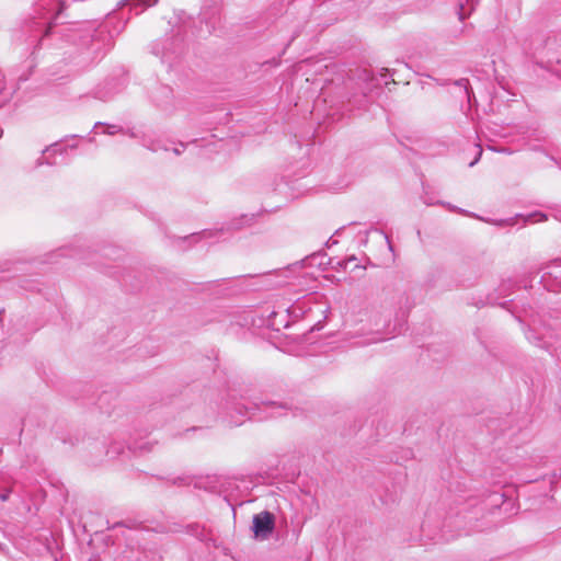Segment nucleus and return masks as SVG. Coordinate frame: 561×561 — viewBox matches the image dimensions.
<instances>
[{
	"label": "nucleus",
	"instance_id": "f257e3e1",
	"mask_svg": "<svg viewBox=\"0 0 561 561\" xmlns=\"http://www.w3.org/2000/svg\"><path fill=\"white\" fill-rule=\"evenodd\" d=\"M225 409L229 425L238 426L245 420L263 421L286 415L291 408L285 402L263 400L257 397H241L240 400L230 397Z\"/></svg>",
	"mask_w": 561,
	"mask_h": 561
},
{
	"label": "nucleus",
	"instance_id": "f03ea898",
	"mask_svg": "<svg viewBox=\"0 0 561 561\" xmlns=\"http://www.w3.org/2000/svg\"><path fill=\"white\" fill-rule=\"evenodd\" d=\"M67 36L78 47V64L84 66L101 59L113 45L114 38V34L110 32L107 23L94 28L91 25L73 28Z\"/></svg>",
	"mask_w": 561,
	"mask_h": 561
},
{
	"label": "nucleus",
	"instance_id": "7ed1b4c3",
	"mask_svg": "<svg viewBox=\"0 0 561 561\" xmlns=\"http://www.w3.org/2000/svg\"><path fill=\"white\" fill-rule=\"evenodd\" d=\"M64 9L61 0H39L35 7L36 15L26 21L23 33L25 42L36 49L51 30V22L56 21Z\"/></svg>",
	"mask_w": 561,
	"mask_h": 561
},
{
	"label": "nucleus",
	"instance_id": "20e7f679",
	"mask_svg": "<svg viewBox=\"0 0 561 561\" xmlns=\"http://www.w3.org/2000/svg\"><path fill=\"white\" fill-rule=\"evenodd\" d=\"M352 333L356 336H368L367 343H376L400 333V330L397 331L396 327L390 329L380 311L366 309L356 314Z\"/></svg>",
	"mask_w": 561,
	"mask_h": 561
},
{
	"label": "nucleus",
	"instance_id": "39448f33",
	"mask_svg": "<svg viewBox=\"0 0 561 561\" xmlns=\"http://www.w3.org/2000/svg\"><path fill=\"white\" fill-rule=\"evenodd\" d=\"M184 51V41L181 36L167 37L152 45V53L170 67Z\"/></svg>",
	"mask_w": 561,
	"mask_h": 561
},
{
	"label": "nucleus",
	"instance_id": "423d86ee",
	"mask_svg": "<svg viewBox=\"0 0 561 561\" xmlns=\"http://www.w3.org/2000/svg\"><path fill=\"white\" fill-rule=\"evenodd\" d=\"M275 529V516L268 511L253 515L252 530L256 539L266 540Z\"/></svg>",
	"mask_w": 561,
	"mask_h": 561
},
{
	"label": "nucleus",
	"instance_id": "0eeeda50",
	"mask_svg": "<svg viewBox=\"0 0 561 561\" xmlns=\"http://www.w3.org/2000/svg\"><path fill=\"white\" fill-rule=\"evenodd\" d=\"M158 2V0H121L118 2L119 5H129L130 10L134 11L136 15L140 14L146 8L152 7Z\"/></svg>",
	"mask_w": 561,
	"mask_h": 561
},
{
	"label": "nucleus",
	"instance_id": "6e6552de",
	"mask_svg": "<svg viewBox=\"0 0 561 561\" xmlns=\"http://www.w3.org/2000/svg\"><path fill=\"white\" fill-rule=\"evenodd\" d=\"M100 125H103V123H95V126L94 127H98ZM105 129H104V134L106 135H115V134H125V135H128L130 138H138V134L135 133V130L133 128H128V129H124L122 126L119 125H105Z\"/></svg>",
	"mask_w": 561,
	"mask_h": 561
},
{
	"label": "nucleus",
	"instance_id": "1a4fd4ad",
	"mask_svg": "<svg viewBox=\"0 0 561 561\" xmlns=\"http://www.w3.org/2000/svg\"><path fill=\"white\" fill-rule=\"evenodd\" d=\"M56 153H62V146L59 145V144H55L50 147H47L44 151H43V156L41 159H38V164H42L43 163V160H45V162L47 164H57L58 162L55 160V159H51V157Z\"/></svg>",
	"mask_w": 561,
	"mask_h": 561
},
{
	"label": "nucleus",
	"instance_id": "9d476101",
	"mask_svg": "<svg viewBox=\"0 0 561 561\" xmlns=\"http://www.w3.org/2000/svg\"><path fill=\"white\" fill-rule=\"evenodd\" d=\"M554 267H561V259H557V260L552 261L550 264H548L545 267V273L541 276V282H543L545 286H548L547 285V282H548L547 276L554 275L556 277H558V272H554Z\"/></svg>",
	"mask_w": 561,
	"mask_h": 561
},
{
	"label": "nucleus",
	"instance_id": "9b49d317",
	"mask_svg": "<svg viewBox=\"0 0 561 561\" xmlns=\"http://www.w3.org/2000/svg\"><path fill=\"white\" fill-rule=\"evenodd\" d=\"M455 84L463 89L465 94L468 96V100L470 101L469 80L466 78H462V79L455 81Z\"/></svg>",
	"mask_w": 561,
	"mask_h": 561
},
{
	"label": "nucleus",
	"instance_id": "f8f14e48",
	"mask_svg": "<svg viewBox=\"0 0 561 561\" xmlns=\"http://www.w3.org/2000/svg\"><path fill=\"white\" fill-rule=\"evenodd\" d=\"M547 219V215L542 213H533L527 217V221L530 222H540Z\"/></svg>",
	"mask_w": 561,
	"mask_h": 561
},
{
	"label": "nucleus",
	"instance_id": "ddd939ff",
	"mask_svg": "<svg viewBox=\"0 0 561 561\" xmlns=\"http://www.w3.org/2000/svg\"><path fill=\"white\" fill-rule=\"evenodd\" d=\"M215 236V232L213 230H204L201 233H193L190 238L197 239V238H211Z\"/></svg>",
	"mask_w": 561,
	"mask_h": 561
},
{
	"label": "nucleus",
	"instance_id": "4468645a",
	"mask_svg": "<svg viewBox=\"0 0 561 561\" xmlns=\"http://www.w3.org/2000/svg\"><path fill=\"white\" fill-rule=\"evenodd\" d=\"M489 149L496 151V152H501V153H512V151L506 147L495 148V147L489 146Z\"/></svg>",
	"mask_w": 561,
	"mask_h": 561
},
{
	"label": "nucleus",
	"instance_id": "2eb2a0df",
	"mask_svg": "<svg viewBox=\"0 0 561 561\" xmlns=\"http://www.w3.org/2000/svg\"><path fill=\"white\" fill-rule=\"evenodd\" d=\"M424 203H425L426 205H428V206H431V205H436V204L445 205L444 203L438 202V201H434L432 197H427V196H425V197H424Z\"/></svg>",
	"mask_w": 561,
	"mask_h": 561
},
{
	"label": "nucleus",
	"instance_id": "dca6fc26",
	"mask_svg": "<svg viewBox=\"0 0 561 561\" xmlns=\"http://www.w3.org/2000/svg\"><path fill=\"white\" fill-rule=\"evenodd\" d=\"M477 147H478L479 151H478V154H477L476 159L469 163L470 167H473L479 161V159L481 158L482 148L480 147V145H478Z\"/></svg>",
	"mask_w": 561,
	"mask_h": 561
},
{
	"label": "nucleus",
	"instance_id": "f3484780",
	"mask_svg": "<svg viewBox=\"0 0 561 561\" xmlns=\"http://www.w3.org/2000/svg\"><path fill=\"white\" fill-rule=\"evenodd\" d=\"M201 15H202V19L206 22L207 25L210 23L211 27L215 26V22H210L209 21L210 18L207 16V12L206 11H202Z\"/></svg>",
	"mask_w": 561,
	"mask_h": 561
},
{
	"label": "nucleus",
	"instance_id": "a211bd4d",
	"mask_svg": "<svg viewBox=\"0 0 561 561\" xmlns=\"http://www.w3.org/2000/svg\"><path fill=\"white\" fill-rule=\"evenodd\" d=\"M142 145L146 146L147 148H149L152 151H156V150L159 149V147L154 146L153 144L152 145L147 144L146 139H142Z\"/></svg>",
	"mask_w": 561,
	"mask_h": 561
},
{
	"label": "nucleus",
	"instance_id": "6ab92c4d",
	"mask_svg": "<svg viewBox=\"0 0 561 561\" xmlns=\"http://www.w3.org/2000/svg\"><path fill=\"white\" fill-rule=\"evenodd\" d=\"M3 89H4V80H3L2 73L0 72V93L3 91Z\"/></svg>",
	"mask_w": 561,
	"mask_h": 561
},
{
	"label": "nucleus",
	"instance_id": "aec40b11",
	"mask_svg": "<svg viewBox=\"0 0 561 561\" xmlns=\"http://www.w3.org/2000/svg\"><path fill=\"white\" fill-rule=\"evenodd\" d=\"M8 497H9V494H8V493H2V494H0V499H1V501H7V500H8Z\"/></svg>",
	"mask_w": 561,
	"mask_h": 561
},
{
	"label": "nucleus",
	"instance_id": "412c9836",
	"mask_svg": "<svg viewBox=\"0 0 561 561\" xmlns=\"http://www.w3.org/2000/svg\"><path fill=\"white\" fill-rule=\"evenodd\" d=\"M462 9H463V7H462V4H460V11H459V19H460V20H463V19H465V15H463V14H462V12H461V11H462Z\"/></svg>",
	"mask_w": 561,
	"mask_h": 561
},
{
	"label": "nucleus",
	"instance_id": "4be33fe9",
	"mask_svg": "<svg viewBox=\"0 0 561 561\" xmlns=\"http://www.w3.org/2000/svg\"><path fill=\"white\" fill-rule=\"evenodd\" d=\"M173 151H174L175 154H180L181 153V150L179 148H174Z\"/></svg>",
	"mask_w": 561,
	"mask_h": 561
},
{
	"label": "nucleus",
	"instance_id": "5701e85b",
	"mask_svg": "<svg viewBox=\"0 0 561 561\" xmlns=\"http://www.w3.org/2000/svg\"><path fill=\"white\" fill-rule=\"evenodd\" d=\"M560 66H561V61H559ZM556 72L561 77V69H556Z\"/></svg>",
	"mask_w": 561,
	"mask_h": 561
},
{
	"label": "nucleus",
	"instance_id": "b1692460",
	"mask_svg": "<svg viewBox=\"0 0 561 561\" xmlns=\"http://www.w3.org/2000/svg\"><path fill=\"white\" fill-rule=\"evenodd\" d=\"M446 206H447L449 209H451V210H455V209H456V207L450 206L449 204H447Z\"/></svg>",
	"mask_w": 561,
	"mask_h": 561
},
{
	"label": "nucleus",
	"instance_id": "393cba45",
	"mask_svg": "<svg viewBox=\"0 0 561 561\" xmlns=\"http://www.w3.org/2000/svg\"><path fill=\"white\" fill-rule=\"evenodd\" d=\"M0 550H2V545L0 543Z\"/></svg>",
	"mask_w": 561,
	"mask_h": 561
}]
</instances>
